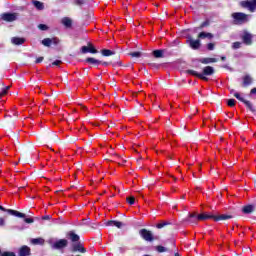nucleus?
<instances>
[{
    "label": "nucleus",
    "instance_id": "28",
    "mask_svg": "<svg viewBox=\"0 0 256 256\" xmlns=\"http://www.w3.org/2000/svg\"><path fill=\"white\" fill-rule=\"evenodd\" d=\"M153 55H154V57H156V58L163 57V52H162V50H155V51L153 52Z\"/></svg>",
    "mask_w": 256,
    "mask_h": 256
},
{
    "label": "nucleus",
    "instance_id": "32",
    "mask_svg": "<svg viewBox=\"0 0 256 256\" xmlns=\"http://www.w3.org/2000/svg\"><path fill=\"white\" fill-rule=\"evenodd\" d=\"M235 103H237V101H235V99H229L227 102L228 107H235Z\"/></svg>",
    "mask_w": 256,
    "mask_h": 256
},
{
    "label": "nucleus",
    "instance_id": "20",
    "mask_svg": "<svg viewBox=\"0 0 256 256\" xmlns=\"http://www.w3.org/2000/svg\"><path fill=\"white\" fill-rule=\"evenodd\" d=\"M215 73V70L211 66H206L203 69V75H213Z\"/></svg>",
    "mask_w": 256,
    "mask_h": 256
},
{
    "label": "nucleus",
    "instance_id": "4",
    "mask_svg": "<svg viewBox=\"0 0 256 256\" xmlns=\"http://www.w3.org/2000/svg\"><path fill=\"white\" fill-rule=\"evenodd\" d=\"M140 236L142 237V239H144V241H153V233H151V231L147 230V229H141L139 231Z\"/></svg>",
    "mask_w": 256,
    "mask_h": 256
},
{
    "label": "nucleus",
    "instance_id": "27",
    "mask_svg": "<svg viewBox=\"0 0 256 256\" xmlns=\"http://www.w3.org/2000/svg\"><path fill=\"white\" fill-rule=\"evenodd\" d=\"M199 39H206V37H209L211 39V37H213V35L211 33H207V32H201L198 35Z\"/></svg>",
    "mask_w": 256,
    "mask_h": 256
},
{
    "label": "nucleus",
    "instance_id": "5",
    "mask_svg": "<svg viewBox=\"0 0 256 256\" xmlns=\"http://www.w3.org/2000/svg\"><path fill=\"white\" fill-rule=\"evenodd\" d=\"M67 244H68V242H67L66 239H60V240H58L56 242L51 243V247H52V249H57V250L65 249Z\"/></svg>",
    "mask_w": 256,
    "mask_h": 256
},
{
    "label": "nucleus",
    "instance_id": "15",
    "mask_svg": "<svg viewBox=\"0 0 256 256\" xmlns=\"http://www.w3.org/2000/svg\"><path fill=\"white\" fill-rule=\"evenodd\" d=\"M243 87H249L251 83H253V78H251L249 75H245L243 78Z\"/></svg>",
    "mask_w": 256,
    "mask_h": 256
},
{
    "label": "nucleus",
    "instance_id": "25",
    "mask_svg": "<svg viewBox=\"0 0 256 256\" xmlns=\"http://www.w3.org/2000/svg\"><path fill=\"white\" fill-rule=\"evenodd\" d=\"M69 237L73 243H77V241H79V235L75 234L74 232H70Z\"/></svg>",
    "mask_w": 256,
    "mask_h": 256
},
{
    "label": "nucleus",
    "instance_id": "40",
    "mask_svg": "<svg viewBox=\"0 0 256 256\" xmlns=\"http://www.w3.org/2000/svg\"><path fill=\"white\" fill-rule=\"evenodd\" d=\"M25 223H33V218H25L24 219Z\"/></svg>",
    "mask_w": 256,
    "mask_h": 256
},
{
    "label": "nucleus",
    "instance_id": "36",
    "mask_svg": "<svg viewBox=\"0 0 256 256\" xmlns=\"http://www.w3.org/2000/svg\"><path fill=\"white\" fill-rule=\"evenodd\" d=\"M198 79H202V81H209V78H207L204 74H199Z\"/></svg>",
    "mask_w": 256,
    "mask_h": 256
},
{
    "label": "nucleus",
    "instance_id": "37",
    "mask_svg": "<svg viewBox=\"0 0 256 256\" xmlns=\"http://www.w3.org/2000/svg\"><path fill=\"white\" fill-rule=\"evenodd\" d=\"M165 225H167V222H162L156 225L157 229H163V227H165Z\"/></svg>",
    "mask_w": 256,
    "mask_h": 256
},
{
    "label": "nucleus",
    "instance_id": "7",
    "mask_svg": "<svg viewBox=\"0 0 256 256\" xmlns=\"http://www.w3.org/2000/svg\"><path fill=\"white\" fill-rule=\"evenodd\" d=\"M17 17V13H4L1 15V19H3V21H8L9 23L17 21Z\"/></svg>",
    "mask_w": 256,
    "mask_h": 256
},
{
    "label": "nucleus",
    "instance_id": "10",
    "mask_svg": "<svg viewBox=\"0 0 256 256\" xmlns=\"http://www.w3.org/2000/svg\"><path fill=\"white\" fill-rule=\"evenodd\" d=\"M241 38L245 45H251L253 40V36L251 34H249L248 32H244Z\"/></svg>",
    "mask_w": 256,
    "mask_h": 256
},
{
    "label": "nucleus",
    "instance_id": "34",
    "mask_svg": "<svg viewBox=\"0 0 256 256\" xmlns=\"http://www.w3.org/2000/svg\"><path fill=\"white\" fill-rule=\"evenodd\" d=\"M127 201L129 203V205H135V197H129V198H127Z\"/></svg>",
    "mask_w": 256,
    "mask_h": 256
},
{
    "label": "nucleus",
    "instance_id": "17",
    "mask_svg": "<svg viewBox=\"0 0 256 256\" xmlns=\"http://www.w3.org/2000/svg\"><path fill=\"white\" fill-rule=\"evenodd\" d=\"M11 43H13V45H23V43H25V38L13 37Z\"/></svg>",
    "mask_w": 256,
    "mask_h": 256
},
{
    "label": "nucleus",
    "instance_id": "11",
    "mask_svg": "<svg viewBox=\"0 0 256 256\" xmlns=\"http://www.w3.org/2000/svg\"><path fill=\"white\" fill-rule=\"evenodd\" d=\"M81 51L82 53H97V49H95V47L91 44H89L88 46H82Z\"/></svg>",
    "mask_w": 256,
    "mask_h": 256
},
{
    "label": "nucleus",
    "instance_id": "13",
    "mask_svg": "<svg viewBox=\"0 0 256 256\" xmlns=\"http://www.w3.org/2000/svg\"><path fill=\"white\" fill-rule=\"evenodd\" d=\"M188 43L191 47V49H199V47H201V41L199 40H188Z\"/></svg>",
    "mask_w": 256,
    "mask_h": 256
},
{
    "label": "nucleus",
    "instance_id": "12",
    "mask_svg": "<svg viewBox=\"0 0 256 256\" xmlns=\"http://www.w3.org/2000/svg\"><path fill=\"white\" fill-rule=\"evenodd\" d=\"M19 255L20 256H30L31 255V248H29L28 246H23L19 250Z\"/></svg>",
    "mask_w": 256,
    "mask_h": 256
},
{
    "label": "nucleus",
    "instance_id": "22",
    "mask_svg": "<svg viewBox=\"0 0 256 256\" xmlns=\"http://www.w3.org/2000/svg\"><path fill=\"white\" fill-rule=\"evenodd\" d=\"M101 53L104 57H111V55H115V51L109 49H103Z\"/></svg>",
    "mask_w": 256,
    "mask_h": 256
},
{
    "label": "nucleus",
    "instance_id": "26",
    "mask_svg": "<svg viewBox=\"0 0 256 256\" xmlns=\"http://www.w3.org/2000/svg\"><path fill=\"white\" fill-rule=\"evenodd\" d=\"M242 211L243 213H253L254 207L253 205L244 206Z\"/></svg>",
    "mask_w": 256,
    "mask_h": 256
},
{
    "label": "nucleus",
    "instance_id": "6",
    "mask_svg": "<svg viewBox=\"0 0 256 256\" xmlns=\"http://www.w3.org/2000/svg\"><path fill=\"white\" fill-rule=\"evenodd\" d=\"M233 95L234 97H236V99H238V101H241L243 104L246 105V107H248V109L253 111V104H251L249 100H245V98H243V96H241L239 92H234Z\"/></svg>",
    "mask_w": 256,
    "mask_h": 256
},
{
    "label": "nucleus",
    "instance_id": "47",
    "mask_svg": "<svg viewBox=\"0 0 256 256\" xmlns=\"http://www.w3.org/2000/svg\"><path fill=\"white\" fill-rule=\"evenodd\" d=\"M225 59H226L225 56L221 57V61H225Z\"/></svg>",
    "mask_w": 256,
    "mask_h": 256
},
{
    "label": "nucleus",
    "instance_id": "43",
    "mask_svg": "<svg viewBox=\"0 0 256 256\" xmlns=\"http://www.w3.org/2000/svg\"><path fill=\"white\" fill-rule=\"evenodd\" d=\"M84 2L85 0H76L77 5H83Z\"/></svg>",
    "mask_w": 256,
    "mask_h": 256
},
{
    "label": "nucleus",
    "instance_id": "9",
    "mask_svg": "<svg viewBox=\"0 0 256 256\" xmlns=\"http://www.w3.org/2000/svg\"><path fill=\"white\" fill-rule=\"evenodd\" d=\"M54 44V45H58L59 44V39L57 38H46V39H43L42 40V45H44L45 47H51V44Z\"/></svg>",
    "mask_w": 256,
    "mask_h": 256
},
{
    "label": "nucleus",
    "instance_id": "48",
    "mask_svg": "<svg viewBox=\"0 0 256 256\" xmlns=\"http://www.w3.org/2000/svg\"><path fill=\"white\" fill-rule=\"evenodd\" d=\"M175 256H179V253H175Z\"/></svg>",
    "mask_w": 256,
    "mask_h": 256
},
{
    "label": "nucleus",
    "instance_id": "30",
    "mask_svg": "<svg viewBox=\"0 0 256 256\" xmlns=\"http://www.w3.org/2000/svg\"><path fill=\"white\" fill-rule=\"evenodd\" d=\"M241 45H243L241 42H234L232 44V49H241Z\"/></svg>",
    "mask_w": 256,
    "mask_h": 256
},
{
    "label": "nucleus",
    "instance_id": "42",
    "mask_svg": "<svg viewBox=\"0 0 256 256\" xmlns=\"http://www.w3.org/2000/svg\"><path fill=\"white\" fill-rule=\"evenodd\" d=\"M5 225V219L0 218V227H3Z\"/></svg>",
    "mask_w": 256,
    "mask_h": 256
},
{
    "label": "nucleus",
    "instance_id": "1",
    "mask_svg": "<svg viewBox=\"0 0 256 256\" xmlns=\"http://www.w3.org/2000/svg\"><path fill=\"white\" fill-rule=\"evenodd\" d=\"M207 219H213L214 221H227V219H231V216L225 214L215 216L205 213L197 215V213H193L189 214L188 221L189 223H197L198 221H205Z\"/></svg>",
    "mask_w": 256,
    "mask_h": 256
},
{
    "label": "nucleus",
    "instance_id": "38",
    "mask_svg": "<svg viewBox=\"0 0 256 256\" xmlns=\"http://www.w3.org/2000/svg\"><path fill=\"white\" fill-rule=\"evenodd\" d=\"M207 49H208L209 51H213V49H215V44L209 43V44L207 45Z\"/></svg>",
    "mask_w": 256,
    "mask_h": 256
},
{
    "label": "nucleus",
    "instance_id": "16",
    "mask_svg": "<svg viewBox=\"0 0 256 256\" xmlns=\"http://www.w3.org/2000/svg\"><path fill=\"white\" fill-rule=\"evenodd\" d=\"M72 251L75 252H79V253H85V248L83 247V245L81 244H74L72 246Z\"/></svg>",
    "mask_w": 256,
    "mask_h": 256
},
{
    "label": "nucleus",
    "instance_id": "8",
    "mask_svg": "<svg viewBox=\"0 0 256 256\" xmlns=\"http://www.w3.org/2000/svg\"><path fill=\"white\" fill-rule=\"evenodd\" d=\"M0 211H7L10 215H14V217H20L21 219H24L26 217L25 214L17 211V210H12V209H5L3 206H0Z\"/></svg>",
    "mask_w": 256,
    "mask_h": 256
},
{
    "label": "nucleus",
    "instance_id": "18",
    "mask_svg": "<svg viewBox=\"0 0 256 256\" xmlns=\"http://www.w3.org/2000/svg\"><path fill=\"white\" fill-rule=\"evenodd\" d=\"M200 63L204 65H209V63H217V58H201Z\"/></svg>",
    "mask_w": 256,
    "mask_h": 256
},
{
    "label": "nucleus",
    "instance_id": "45",
    "mask_svg": "<svg viewBox=\"0 0 256 256\" xmlns=\"http://www.w3.org/2000/svg\"><path fill=\"white\" fill-rule=\"evenodd\" d=\"M43 61V57H39L36 59V63H41Z\"/></svg>",
    "mask_w": 256,
    "mask_h": 256
},
{
    "label": "nucleus",
    "instance_id": "49",
    "mask_svg": "<svg viewBox=\"0 0 256 256\" xmlns=\"http://www.w3.org/2000/svg\"><path fill=\"white\" fill-rule=\"evenodd\" d=\"M103 65H107V63H106V62H104V63H103Z\"/></svg>",
    "mask_w": 256,
    "mask_h": 256
},
{
    "label": "nucleus",
    "instance_id": "14",
    "mask_svg": "<svg viewBox=\"0 0 256 256\" xmlns=\"http://www.w3.org/2000/svg\"><path fill=\"white\" fill-rule=\"evenodd\" d=\"M61 23L64 25V27L70 28L73 25V20H71L69 17H64L62 18Z\"/></svg>",
    "mask_w": 256,
    "mask_h": 256
},
{
    "label": "nucleus",
    "instance_id": "41",
    "mask_svg": "<svg viewBox=\"0 0 256 256\" xmlns=\"http://www.w3.org/2000/svg\"><path fill=\"white\" fill-rule=\"evenodd\" d=\"M52 65H56V66L61 65V61L60 60H56V61H54L52 63Z\"/></svg>",
    "mask_w": 256,
    "mask_h": 256
},
{
    "label": "nucleus",
    "instance_id": "23",
    "mask_svg": "<svg viewBox=\"0 0 256 256\" xmlns=\"http://www.w3.org/2000/svg\"><path fill=\"white\" fill-rule=\"evenodd\" d=\"M33 5H34V7H36V9H38L39 11H43V9H44V5H43V2H39V1H37V0H34L33 1Z\"/></svg>",
    "mask_w": 256,
    "mask_h": 256
},
{
    "label": "nucleus",
    "instance_id": "29",
    "mask_svg": "<svg viewBox=\"0 0 256 256\" xmlns=\"http://www.w3.org/2000/svg\"><path fill=\"white\" fill-rule=\"evenodd\" d=\"M156 251H158V253H165L167 251V248H165L164 246H156Z\"/></svg>",
    "mask_w": 256,
    "mask_h": 256
},
{
    "label": "nucleus",
    "instance_id": "31",
    "mask_svg": "<svg viewBox=\"0 0 256 256\" xmlns=\"http://www.w3.org/2000/svg\"><path fill=\"white\" fill-rule=\"evenodd\" d=\"M188 75H193L194 77H199L200 73L194 70H187Z\"/></svg>",
    "mask_w": 256,
    "mask_h": 256
},
{
    "label": "nucleus",
    "instance_id": "46",
    "mask_svg": "<svg viewBox=\"0 0 256 256\" xmlns=\"http://www.w3.org/2000/svg\"><path fill=\"white\" fill-rule=\"evenodd\" d=\"M42 219L47 220V219H49V216H44V217H42Z\"/></svg>",
    "mask_w": 256,
    "mask_h": 256
},
{
    "label": "nucleus",
    "instance_id": "19",
    "mask_svg": "<svg viewBox=\"0 0 256 256\" xmlns=\"http://www.w3.org/2000/svg\"><path fill=\"white\" fill-rule=\"evenodd\" d=\"M107 225L110 227H117L118 229H121V227H123V223L119 221H109L107 222Z\"/></svg>",
    "mask_w": 256,
    "mask_h": 256
},
{
    "label": "nucleus",
    "instance_id": "39",
    "mask_svg": "<svg viewBox=\"0 0 256 256\" xmlns=\"http://www.w3.org/2000/svg\"><path fill=\"white\" fill-rule=\"evenodd\" d=\"M131 57H141V52H133L131 53Z\"/></svg>",
    "mask_w": 256,
    "mask_h": 256
},
{
    "label": "nucleus",
    "instance_id": "44",
    "mask_svg": "<svg viewBox=\"0 0 256 256\" xmlns=\"http://www.w3.org/2000/svg\"><path fill=\"white\" fill-rule=\"evenodd\" d=\"M250 95H256V88H253V89L250 91Z\"/></svg>",
    "mask_w": 256,
    "mask_h": 256
},
{
    "label": "nucleus",
    "instance_id": "24",
    "mask_svg": "<svg viewBox=\"0 0 256 256\" xmlns=\"http://www.w3.org/2000/svg\"><path fill=\"white\" fill-rule=\"evenodd\" d=\"M87 63H90L91 65H101V61L95 59V58H87Z\"/></svg>",
    "mask_w": 256,
    "mask_h": 256
},
{
    "label": "nucleus",
    "instance_id": "21",
    "mask_svg": "<svg viewBox=\"0 0 256 256\" xmlns=\"http://www.w3.org/2000/svg\"><path fill=\"white\" fill-rule=\"evenodd\" d=\"M32 245H43L45 240L43 238H33L31 239Z\"/></svg>",
    "mask_w": 256,
    "mask_h": 256
},
{
    "label": "nucleus",
    "instance_id": "3",
    "mask_svg": "<svg viewBox=\"0 0 256 256\" xmlns=\"http://www.w3.org/2000/svg\"><path fill=\"white\" fill-rule=\"evenodd\" d=\"M241 7L249 10L250 13H255L256 10V0H246L240 3Z\"/></svg>",
    "mask_w": 256,
    "mask_h": 256
},
{
    "label": "nucleus",
    "instance_id": "33",
    "mask_svg": "<svg viewBox=\"0 0 256 256\" xmlns=\"http://www.w3.org/2000/svg\"><path fill=\"white\" fill-rule=\"evenodd\" d=\"M7 91H9V86L6 87L5 89H3V90L0 92V99H1V97H4V95H7Z\"/></svg>",
    "mask_w": 256,
    "mask_h": 256
},
{
    "label": "nucleus",
    "instance_id": "35",
    "mask_svg": "<svg viewBox=\"0 0 256 256\" xmlns=\"http://www.w3.org/2000/svg\"><path fill=\"white\" fill-rule=\"evenodd\" d=\"M38 29H40L41 31H47L48 27H47V25H45V24H40V25L38 26Z\"/></svg>",
    "mask_w": 256,
    "mask_h": 256
},
{
    "label": "nucleus",
    "instance_id": "2",
    "mask_svg": "<svg viewBox=\"0 0 256 256\" xmlns=\"http://www.w3.org/2000/svg\"><path fill=\"white\" fill-rule=\"evenodd\" d=\"M231 17L234 25H245V23H249V18L251 16L243 12H234L232 13Z\"/></svg>",
    "mask_w": 256,
    "mask_h": 256
}]
</instances>
